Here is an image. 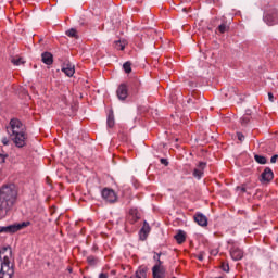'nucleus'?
<instances>
[{"label":"nucleus","instance_id":"f257e3e1","mask_svg":"<svg viewBox=\"0 0 278 278\" xmlns=\"http://www.w3.org/2000/svg\"><path fill=\"white\" fill-rule=\"evenodd\" d=\"M17 197L16 186L7 185L0 188V218H5L12 212Z\"/></svg>","mask_w":278,"mask_h":278},{"label":"nucleus","instance_id":"f03ea898","mask_svg":"<svg viewBox=\"0 0 278 278\" xmlns=\"http://www.w3.org/2000/svg\"><path fill=\"white\" fill-rule=\"evenodd\" d=\"M7 132L12 138L15 147L23 149L27 144V132L25 125L20 119L13 118L10 121V126L7 127Z\"/></svg>","mask_w":278,"mask_h":278},{"label":"nucleus","instance_id":"7ed1b4c3","mask_svg":"<svg viewBox=\"0 0 278 278\" xmlns=\"http://www.w3.org/2000/svg\"><path fill=\"white\" fill-rule=\"evenodd\" d=\"M25 227H29V222L12 224L9 226H0V233H16V231H21V229H25Z\"/></svg>","mask_w":278,"mask_h":278},{"label":"nucleus","instance_id":"20e7f679","mask_svg":"<svg viewBox=\"0 0 278 278\" xmlns=\"http://www.w3.org/2000/svg\"><path fill=\"white\" fill-rule=\"evenodd\" d=\"M0 261L2 262L1 264L12 266V248L4 247L0 250Z\"/></svg>","mask_w":278,"mask_h":278},{"label":"nucleus","instance_id":"39448f33","mask_svg":"<svg viewBox=\"0 0 278 278\" xmlns=\"http://www.w3.org/2000/svg\"><path fill=\"white\" fill-rule=\"evenodd\" d=\"M102 198L108 201L109 203H116L118 197L116 195V192L112 189H103L102 190Z\"/></svg>","mask_w":278,"mask_h":278},{"label":"nucleus","instance_id":"423d86ee","mask_svg":"<svg viewBox=\"0 0 278 278\" xmlns=\"http://www.w3.org/2000/svg\"><path fill=\"white\" fill-rule=\"evenodd\" d=\"M14 275L13 265L1 264L0 278H12Z\"/></svg>","mask_w":278,"mask_h":278},{"label":"nucleus","instance_id":"0eeeda50","mask_svg":"<svg viewBox=\"0 0 278 278\" xmlns=\"http://www.w3.org/2000/svg\"><path fill=\"white\" fill-rule=\"evenodd\" d=\"M128 92H129V89L127 87V84L125 83L121 84L116 90V94L119 101H125V99H127Z\"/></svg>","mask_w":278,"mask_h":278},{"label":"nucleus","instance_id":"6e6552de","mask_svg":"<svg viewBox=\"0 0 278 278\" xmlns=\"http://www.w3.org/2000/svg\"><path fill=\"white\" fill-rule=\"evenodd\" d=\"M230 256L235 262H239V260H242V257H244V252L238 247H232L230 249Z\"/></svg>","mask_w":278,"mask_h":278},{"label":"nucleus","instance_id":"1a4fd4ad","mask_svg":"<svg viewBox=\"0 0 278 278\" xmlns=\"http://www.w3.org/2000/svg\"><path fill=\"white\" fill-rule=\"evenodd\" d=\"M62 73L67 77H73L75 75V65L70 63V61L65 62L62 66Z\"/></svg>","mask_w":278,"mask_h":278},{"label":"nucleus","instance_id":"9d476101","mask_svg":"<svg viewBox=\"0 0 278 278\" xmlns=\"http://www.w3.org/2000/svg\"><path fill=\"white\" fill-rule=\"evenodd\" d=\"M263 18L267 25H277V23H278V14L277 13H266Z\"/></svg>","mask_w":278,"mask_h":278},{"label":"nucleus","instance_id":"9b49d317","mask_svg":"<svg viewBox=\"0 0 278 278\" xmlns=\"http://www.w3.org/2000/svg\"><path fill=\"white\" fill-rule=\"evenodd\" d=\"M273 177H275V174H273V169L270 167H266L264 172L261 175V181H273Z\"/></svg>","mask_w":278,"mask_h":278},{"label":"nucleus","instance_id":"f8f14e48","mask_svg":"<svg viewBox=\"0 0 278 278\" xmlns=\"http://www.w3.org/2000/svg\"><path fill=\"white\" fill-rule=\"evenodd\" d=\"M154 278H164V270L162 269V261H159V264L154 265L152 268Z\"/></svg>","mask_w":278,"mask_h":278},{"label":"nucleus","instance_id":"ddd939ff","mask_svg":"<svg viewBox=\"0 0 278 278\" xmlns=\"http://www.w3.org/2000/svg\"><path fill=\"white\" fill-rule=\"evenodd\" d=\"M194 220L200 225V227H207V217L203 215V213L195 214Z\"/></svg>","mask_w":278,"mask_h":278},{"label":"nucleus","instance_id":"4468645a","mask_svg":"<svg viewBox=\"0 0 278 278\" xmlns=\"http://www.w3.org/2000/svg\"><path fill=\"white\" fill-rule=\"evenodd\" d=\"M206 163L200 162L198 168L193 170V177L201 179L203 177V170L205 169Z\"/></svg>","mask_w":278,"mask_h":278},{"label":"nucleus","instance_id":"2eb2a0df","mask_svg":"<svg viewBox=\"0 0 278 278\" xmlns=\"http://www.w3.org/2000/svg\"><path fill=\"white\" fill-rule=\"evenodd\" d=\"M150 231H151V227L149 226V223L144 222L143 227L141 228L139 233L140 240H147V236H149Z\"/></svg>","mask_w":278,"mask_h":278},{"label":"nucleus","instance_id":"dca6fc26","mask_svg":"<svg viewBox=\"0 0 278 278\" xmlns=\"http://www.w3.org/2000/svg\"><path fill=\"white\" fill-rule=\"evenodd\" d=\"M41 60H42L43 64L51 66V64H53V54H51L50 52H43L41 54Z\"/></svg>","mask_w":278,"mask_h":278},{"label":"nucleus","instance_id":"f3484780","mask_svg":"<svg viewBox=\"0 0 278 278\" xmlns=\"http://www.w3.org/2000/svg\"><path fill=\"white\" fill-rule=\"evenodd\" d=\"M175 240L178 244H184V242H186V232L179 230L178 233L175 235Z\"/></svg>","mask_w":278,"mask_h":278},{"label":"nucleus","instance_id":"a211bd4d","mask_svg":"<svg viewBox=\"0 0 278 278\" xmlns=\"http://www.w3.org/2000/svg\"><path fill=\"white\" fill-rule=\"evenodd\" d=\"M126 45H127V41L125 40H117L114 42V47L117 49V51H123Z\"/></svg>","mask_w":278,"mask_h":278},{"label":"nucleus","instance_id":"6ab92c4d","mask_svg":"<svg viewBox=\"0 0 278 278\" xmlns=\"http://www.w3.org/2000/svg\"><path fill=\"white\" fill-rule=\"evenodd\" d=\"M106 125H108V127H110V128L114 127V125H115V122H114V112H113V111H111V112L109 113V115H108Z\"/></svg>","mask_w":278,"mask_h":278},{"label":"nucleus","instance_id":"aec40b11","mask_svg":"<svg viewBox=\"0 0 278 278\" xmlns=\"http://www.w3.org/2000/svg\"><path fill=\"white\" fill-rule=\"evenodd\" d=\"M219 34H226V31H229V24L227 22H223L218 27H217Z\"/></svg>","mask_w":278,"mask_h":278},{"label":"nucleus","instance_id":"412c9836","mask_svg":"<svg viewBox=\"0 0 278 278\" xmlns=\"http://www.w3.org/2000/svg\"><path fill=\"white\" fill-rule=\"evenodd\" d=\"M11 62L14 64V66H21V64H25V61L21 56L11 58Z\"/></svg>","mask_w":278,"mask_h":278},{"label":"nucleus","instance_id":"4be33fe9","mask_svg":"<svg viewBox=\"0 0 278 278\" xmlns=\"http://www.w3.org/2000/svg\"><path fill=\"white\" fill-rule=\"evenodd\" d=\"M129 214H130L134 223H136V220H140V213H138V210L131 208L129 211Z\"/></svg>","mask_w":278,"mask_h":278},{"label":"nucleus","instance_id":"5701e85b","mask_svg":"<svg viewBox=\"0 0 278 278\" xmlns=\"http://www.w3.org/2000/svg\"><path fill=\"white\" fill-rule=\"evenodd\" d=\"M66 36H68L70 38H79V36L77 35V29L75 28H71L70 30H67Z\"/></svg>","mask_w":278,"mask_h":278},{"label":"nucleus","instance_id":"b1692460","mask_svg":"<svg viewBox=\"0 0 278 278\" xmlns=\"http://www.w3.org/2000/svg\"><path fill=\"white\" fill-rule=\"evenodd\" d=\"M254 160H255V162H257V164H266V162H267L265 156H262L260 154L254 155Z\"/></svg>","mask_w":278,"mask_h":278},{"label":"nucleus","instance_id":"393cba45","mask_svg":"<svg viewBox=\"0 0 278 278\" xmlns=\"http://www.w3.org/2000/svg\"><path fill=\"white\" fill-rule=\"evenodd\" d=\"M123 68L125 71V73H127V74L131 73V62H129V61L125 62L123 65Z\"/></svg>","mask_w":278,"mask_h":278},{"label":"nucleus","instance_id":"a878e982","mask_svg":"<svg viewBox=\"0 0 278 278\" xmlns=\"http://www.w3.org/2000/svg\"><path fill=\"white\" fill-rule=\"evenodd\" d=\"M249 121H251V116L243 115V117L241 118V125H249Z\"/></svg>","mask_w":278,"mask_h":278},{"label":"nucleus","instance_id":"bb28decb","mask_svg":"<svg viewBox=\"0 0 278 278\" xmlns=\"http://www.w3.org/2000/svg\"><path fill=\"white\" fill-rule=\"evenodd\" d=\"M87 261L91 266H94L97 264V257L94 256H88Z\"/></svg>","mask_w":278,"mask_h":278},{"label":"nucleus","instance_id":"cd10ccee","mask_svg":"<svg viewBox=\"0 0 278 278\" xmlns=\"http://www.w3.org/2000/svg\"><path fill=\"white\" fill-rule=\"evenodd\" d=\"M237 138L239 142H244V135L242 132H237Z\"/></svg>","mask_w":278,"mask_h":278},{"label":"nucleus","instance_id":"c85d7f7f","mask_svg":"<svg viewBox=\"0 0 278 278\" xmlns=\"http://www.w3.org/2000/svg\"><path fill=\"white\" fill-rule=\"evenodd\" d=\"M222 270H224V273H229V264H222Z\"/></svg>","mask_w":278,"mask_h":278},{"label":"nucleus","instance_id":"c756f323","mask_svg":"<svg viewBox=\"0 0 278 278\" xmlns=\"http://www.w3.org/2000/svg\"><path fill=\"white\" fill-rule=\"evenodd\" d=\"M2 144H4V147H8V144H10V140H8V137L2 138Z\"/></svg>","mask_w":278,"mask_h":278},{"label":"nucleus","instance_id":"7c9ffc66","mask_svg":"<svg viewBox=\"0 0 278 278\" xmlns=\"http://www.w3.org/2000/svg\"><path fill=\"white\" fill-rule=\"evenodd\" d=\"M268 99H269V101H270L271 103L275 102V96L273 94V92H269V93H268Z\"/></svg>","mask_w":278,"mask_h":278},{"label":"nucleus","instance_id":"2f4dec72","mask_svg":"<svg viewBox=\"0 0 278 278\" xmlns=\"http://www.w3.org/2000/svg\"><path fill=\"white\" fill-rule=\"evenodd\" d=\"M277 160H278V155L275 154V155L271 156L270 163H271V164H275V163L277 162Z\"/></svg>","mask_w":278,"mask_h":278},{"label":"nucleus","instance_id":"473e14b6","mask_svg":"<svg viewBox=\"0 0 278 278\" xmlns=\"http://www.w3.org/2000/svg\"><path fill=\"white\" fill-rule=\"evenodd\" d=\"M160 162H161V164H163V166H168V160L161 159Z\"/></svg>","mask_w":278,"mask_h":278},{"label":"nucleus","instance_id":"72a5a7b5","mask_svg":"<svg viewBox=\"0 0 278 278\" xmlns=\"http://www.w3.org/2000/svg\"><path fill=\"white\" fill-rule=\"evenodd\" d=\"M5 162V155L0 153V164H3Z\"/></svg>","mask_w":278,"mask_h":278},{"label":"nucleus","instance_id":"f704fd0d","mask_svg":"<svg viewBox=\"0 0 278 278\" xmlns=\"http://www.w3.org/2000/svg\"><path fill=\"white\" fill-rule=\"evenodd\" d=\"M237 190H240L242 193L247 192V188L244 187H237Z\"/></svg>","mask_w":278,"mask_h":278},{"label":"nucleus","instance_id":"c9c22d12","mask_svg":"<svg viewBox=\"0 0 278 278\" xmlns=\"http://www.w3.org/2000/svg\"><path fill=\"white\" fill-rule=\"evenodd\" d=\"M99 278H108V274L101 273V274L99 275Z\"/></svg>","mask_w":278,"mask_h":278},{"label":"nucleus","instance_id":"e433bc0d","mask_svg":"<svg viewBox=\"0 0 278 278\" xmlns=\"http://www.w3.org/2000/svg\"><path fill=\"white\" fill-rule=\"evenodd\" d=\"M154 260H156L157 264H160V254L154 255Z\"/></svg>","mask_w":278,"mask_h":278},{"label":"nucleus","instance_id":"4c0bfd02","mask_svg":"<svg viewBox=\"0 0 278 278\" xmlns=\"http://www.w3.org/2000/svg\"><path fill=\"white\" fill-rule=\"evenodd\" d=\"M198 260H199L200 262H203V254H199V255H198Z\"/></svg>","mask_w":278,"mask_h":278},{"label":"nucleus","instance_id":"58836bf2","mask_svg":"<svg viewBox=\"0 0 278 278\" xmlns=\"http://www.w3.org/2000/svg\"><path fill=\"white\" fill-rule=\"evenodd\" d=\"M244 116H251V110L245 111Z\"/></svg>","mask_w":278,"mask_h":278},{"label":"nucleus","instance_id":"ea45409f","mask_svg":"<svg viewBox=\"0 0 278 278\" xmlns=\"http://www.w3.org/2000/svg\"><path fill=\"white\" fill-rule=\"evenodd\" d=\"M188 103H197L192 98H189Z\"/></svg>","mask_w":278,"mask_h":278},{"label":"nucleus","instance_id":"a19ab883","mask_svg":"<svg viewBox=\"0 0 278 278\" xmlns=\"http://www.w3.org/2000/svg\"><path fill=\"white\" fill-rule=\"evenodd\" d=\"M67 114H68V116H71V112L70 111H67Z\"/></svg>","mask_w":278,"mask_h":278},{"label":"nucleus","instance_id":"79ce46f5","mask_svg":"<svg viewBox=\"0 0 278 278\" xmlns=\"http://www.w3.org/2000/svg\"><path fill=\"white\" fill-rule=\"evenodd\" d=\"M116 23H118V22H113V25H116Z\"/></svg>","mask_w":278,"mask_h":278},{"label":"nucleus","instance_id":"37998d69","mask_svg":"<svg viewBox=\"0 0 278 278\" xmlns=\"http://www.w3.org/2000/svg\"><path fill=\"white\" fill-rule=\"evenodd\" d=\"M73 269L70 268V273H72Z\"/></svg>","mask_w":278,"mask_h":278},{"label":"nucleus","instance_id":"c03bdc74","mask_svg":"<svg viewBox=\"0 0 278 278\" xmlns=\"http://www.w3.org/2000/svg\"><path fill=\"white\" fill-rule=\"evenodd\" d=\"M71 110H74L73 106H71Z\"/></svg>","mask_w":278,"mask_h":278},{"label":"nucleus","instance_id":"a18cd8bd","mask_svg":"<svg viewBox=\"0 0 278 278\" xmlns=\"http://www.w3.org/2000/svg\"><path fill=\"white\" fill-rule=\"evenodd\" d=\"M276 240H277V242H278V237H277V239H276Z\"/></svg>","mask_w":278,"mask_h":278}]
</instances>
